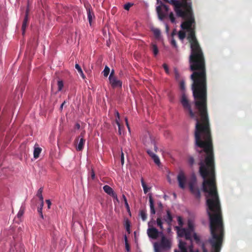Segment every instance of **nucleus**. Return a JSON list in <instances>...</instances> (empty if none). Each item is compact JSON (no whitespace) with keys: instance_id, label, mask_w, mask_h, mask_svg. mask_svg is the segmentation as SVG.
Segmentation results:
<instances>
[{"instance_id":"f257e3e1","label":"nucleus","mask_w":252,"mask_h":252,"mask_svg":"<svg viewBox=\"0 0 252 252\" xmlns=\"http://www.w3.org/2000/svg\"><path fill=\"white\" fill-rule=\"evenodd\" d=\"M207 206L211 237L208 242L203 243V252H220L223 242L224 229L221 208L217 187H202Z\"/></svg>"},{"instance_id":"f03ea898","label":"nucleus","mask_w":252,"mask_h":252,"mask_svg":"<svg viewBox=\"0 0 252 252\" xmlns=\"http://www.w3.org/2000/svg\"><path fill=\"white\" fill-rule=\"evenodd\" d=\"M149 228L147 229V234L149 237L157 239L158 234H162L161 240L159 242L154 243V248L155 252H167L171 249L172 242L170 239L163 235L162 232H159L157 228L152 227L151 222L148 223Z\"/></svg>"},{"instance_id":"7ed1b4c3","label":"nucleus","mask_w":252,"mask_h":252,"mask_svg":"<svg viewBox=\"0 0 252 252\" xmlns=\"http://www.w3.org/2000/svg\"><path fill=\"white\" fill-rule=\"evenodd\" d=\"M177 220L180 226H176L175 229L177 230L178 236H180V237H185L186 239L185 242H187V243H191L192 237L194 238V240L197 242L199 241V237L197 235L196 233L194 232V223L192 220H188V228H182L184 224V221L181 217H178ZM180 241H182V240H179V243H180ZM182 241L183 242V240ZM183 242H185L183 241ZM179 245L180 244H179Z\"/></svg>"},{"instance_id":"20e7f679","label":"nucleus","mask_w":252,"mask_h":252,"mask_svg":"<svg viewBox=\"0 0 252 252\" xmlns=\"http://www.w3.org/2000/svg\"><path fill=\"white\" fill-rule=\"evenodd\" d=\"M174 252H198V251H193L192 246V240H191V243H183L181 241L179 243V249L177 250L176 249Z\"/></svg>"},{"instance_id":"39448f33","label":"nucleus","mask_w":252,"mask_h":252,"mask_svg":"<svg viewBox=\"0 0 252 252\" xmlns=\"http://www.w3.org/2000/svg\"><path fill=\"white\" fill-rule=\"evenodd\" d=\"M196 180L194 175L191 177L190 180L189 182V186L190 191L193 193L197 198H199L201 195L200 190L196 186Z\"/></svg>"},{"instance_id":"423d86ee","label":"nucleus","mask_w":252,"mask_h":252,"mask_svg":"<svg viewBox=\"0 0 252 252\" xmlns=\"http://www.w3.org/2000/svg\"><path fill=\"white\" fill-rule=\"evenodd\" d=\"M169 11V7L167 5L163 4L161 3L160 6L157 7V11L158 13V16L160 19H163V17H165L167 12Z\"/></svg>"},{"instance_id":"0eeeda50","label":"nucleus","mask_w":252,"mask_h":252,"mask_svg":"<svg viewBox=\"0 0 252 252\" xmlns=\"http://www.w3.org/2000/svg\"><path fill=\"white\" fill-rule=\"evenodd\" d=\"M177 181L179 183L180 188H184L186 187V184L187 183V177L183 171H180L177 175Z\"/></svg>"},{"instance_id":"6e6552de","label":"nucleus","mask_w":252,"mask_h":252,"mask_svg":"<svg viewBox=\"0 0 252 252\" xmlns=\"http://www.w3.org/2000/svg\"><path fill=\"white\" fill-rule=\"evenodd\" d=\"M142 141L146 145L154 144V139L152 133L150 132H146L142 137Z\"/></svg>"},{"instance_id":"1a4fd4ad","label":"nucleus","mask_w":252,"mask_h":252,"mask_svg":"<svg viewBox=\"0 0 252 252\" xmlns=\"http://www.w3.org/2000/svg\"><path fill=\"white\" fill-rule=\"evenodd\" d=\"M109 80L111 85L113 87H121L123 84L122 81L118 79L115 76H111L109 77Z\"/></svg>"},{"instance_id":"9d476101","label":"nucleus","mask_w":252,"mask_h":252,"mask_svg":"<svg viewBox=\"0 0 252 252\" xmlns=\"http://www.w3.org/2000/svg\"><path fill=\"white\" fill-rule=\"evenodd\" d=\"M28 13H29V11L27 9L26 11V14L25 16L24 19V21L22 23V34H25V32L26 30V28L28 26V20H29Z\"/></svg>"},{"instance_id":"9b49d317","label":"nucleus","mask_w":252,"mask_h":252,"mask_svg":"<svg viewBox=\"0 0 252 252\" xmlns=\"http://www.w3.org/2000/svg\"><path fill=\"white\" fill-rule=\"evenodd\" d=\"M149 203H150V213L151 215H154L156 213V210L154 208V201L151 196H149Z\"/></svg>"},{"instance_id":"f8f14e48","label":"nucleus","mask_w":252,"mask_h":252,"mask_svg":"<svg viewBox=\"0 0 252 252\" xmlns=\"http://www.w3.org/2000/svg\"><path fill=\"white\" fill-rule=\"evenodd\" d=\"M42 149L37 146V145H35L34 146L33 150V158H38L39 156V154L41 151Z\"/></svg>"},{"instance_id":"ddd939ff","label":"nucleus","mask_w":252,"mask_h":252,"mask_svg":"<svg viewBox=\"0 0 252 252\" xmlns=\"http://www.w3.org/2000/svg\"><path fill=\"white\" fill-rule=\"evenodd\" d=\"M103 189L104 191L109 195H115L114 194V190L113 189L110 187V186H107V185H106L105 186H103Z\"/></svg>"},{"instance_id":"4468645a","label":"nucleus","mask_w":252,"mask_h":252,"mask_svg":"<svg viewBox=\"0 0 252 252\" xmlns=\"http://www.w3.org/2000/svg\"><path fill=\"white\" fill-rule=\"evenodd\" d=\"M84 144L85 139H84L83 137L80 138L79 142L76 146V150H78L79 151H80V150H83Z\"/></svg>"},{"instance_id":"2eb2a0df","label":"nucleus","mask_w":252,"mask_h":252,"mask_svg":"<svg viewBox=\"0 0 252 252\" xmlns=\"http://www.w3.org/2000/svg\"><path fill=\"white\" fill-rule=\"evenodd\" d=\"M87 16H88V19L89 20V23H90V25H91L92 21L93 20V17H94V14L93 12H92V11L91 10V9H90V8H88L87 9Z\"/></svg>"},{"instance_id":"dca6fc26","label":"nucleus","mask_w":252,"mask_h":252,"mask_svg":"<svg viewBox=\"0 0 252 252\" xmlns=\"http://www.w3.org/2000/svg\"><path fill=\"white\" fill-rule=\"evenodd\" d=\"M139 216L142 218L143 221H145L147 220V211L146 209H141L139 211Z\"/></svg>"},{"instance_id":"f3484780","label":"nucleus","mask_w":252,"mask_h":252,"mask_svg":"<svg viewBox=\"0 0 252 252\" xmlns=\"http://www.w3.org/2000/svg\"><path fill=\"white\" fill-rule=\"evenodd\" d=\"M42 192H43V189L42 188H40L37 192H36V195L40 199V201H41V204L43 203V201H44V198L42 195Z\"/></svg>"},{"instance_id":"a211bd4d","label":"nucleus","mask_w":252,"mask_h":252,"mask_svg":"<svg viewBox=\"0 0 252 252\" xmlns=\"http://www.w3.org/2000/svg\"><path fill=\"white\" fill-rule=\"evenodd\" d=\"M151 49L154 55L156 56V55H157L159 52V49L155 44H153V43L151 45Z\"/></svg>"},{"instance_id":"6ab92c4d","label":"nucleus","mask_w":252,"mask_h":252,"mask_svg":"<svg viewBox=\"0 0 252 252\" xmlns=\"http://www.w3.org/2000/svg\"><path fill=\"white\" fill-rule=\"evenodd\" d=\"M141 181L142 186L143 188L144 192L145 193H147V192H148V191L150 190V188H149V187H148V186H147L146 184H145L144 179L141 178Z\"/></svg>"},{"instance_id":"aec40b11","label":"nucleus","mask_w":252,"mask_h":252,"mask_svg":"<svg viewBox=\"0 0 252 252\" xmlns=\"http://www.w3.org/2000/svg\"><path fill=\"white\" fill-rule=\"evenodd\" d=\"M164 219L167 223H171L172 220V217L169 211H167V215L164 217Z\"/></svg>"},{"instance_id":"412c9836","label":"nucleus","mask_w":252,"mask_h":252,"mask_svg":"<svg viewBox=\"0 0 252 252\" xmlns=\"http://www.w3.org/2000/svg\"><path fill=\"white\" fill-rule=\"evenodd\" d=\"M75 68H76V69L77 70V71H78V72L79 73L80 75L81 76V77L83 78H85V76L80 66V65L78 64H75Z\"/></svg>"},{"instance_id":"4be33fe9","label":"nucleus","mask_w":252,"mask_h":252,"mask_svg":"<svg viewBox=\"0 0 252 252\" xmlns=\"http://www.w3.org/2000/svg\"><path fill=\"white\" fill-rule=\"evenodd\" d=\"M157 225L159 227V228L161 230H163V222L162 221V219L160 218H158L157 219Z\"/></svg>"},{"instance_id":"5701e85b","label":"nucleus","mask_w":252,"mask_h":252,"mask_svg":"<svg viewBox=\"0 0 252 252\" xmlns=\"http://www.w3.org/2000/svg\"><path fill=\"white\" fill-rule=\"evenodd\" d=\"M178 36L180 40H183L186 37V32L183 31H179L178 32Z\"/></svg>"},{"instance_id":"b1692460","label":"nucleus","mask_w":252,"mask_h":252,"mask_svg":"<svg viewBox=\"0 0 252 252\" xmlns=\"http://www.w3.org/2000/svg\"><path fill=\"white\" fill-rule=\"evenodd\" d=\"M44 205V201H43V203L42 204V202H40V206L38 208L37 211L39 213L41 218H43V215L42 213V209Z\"/></svg>"},{"instance_id":"393cba45","label":"nucleus","mask_w":252,"mask_h":252,"mask_svg":"<svg viewBox=\"0 0 252 252\" xmlns=\"http://www.w3.org/2000/svg\"><path fill=\"white\" fill-rule=\"evenodd\" d=\"M152 32L156 37H159L160 35V31H159V29H157V28H153Z\"/></svg>"},{"instance_id":"a878e982","label":"nucleus","mask_w":252,"mask_h":252,"mask_svg":"<svg viewBox=\"0 0 252 252\" xmlns=\"http://www.w3.org/2000/svg\"><path fill=\"white\" fill-rule=\"evenodd\" d=\"M153 160L154 161V162L157 164L158 165H159L160 164V160H159V158H158V156L155 155V154H154V155H153Z\"/></svg>"},{"instance_id":"bb28decb","label":"nucleus","mask_w":252,"mask_h":252,"mask_svg":"<svg viewBox=\"0 0 252 252\" xmlns=\"http://www.w3.org/2000/svg\"><path fill=\"white\" fill-rule=\"evenodd\" d=\"M109 72H110L109 67H108V66H105V67H104V68L103 70V75L105 77H107V76H108Z\"/></svg>"},{"instance_id":"cd10ccee","label":"nucleus","mask_w":252,"mask_h":252,"mask_svg":"<svg viewBox=\"0 0 252 252\" xmlns=\"http://www.w3.org/2000/svg\"><path fill=\"white\" fill-rule=\"evenodd\" d=\"M58 91H61L63 87V83L62 80H58Z\"/></svg>"},{"instance_id":"c85d7f7f","label":"nucleus","mask_w":252,"mask_h":252,"mask_svg":"<svg viewBox=\"0 0 252 252\" xmlns=\"http://www.w3.org/2000/svg\"><path fill=\"white\" fill-rule=\"evenodd\" d=\"M24 211H25V208L23 207V206H21V207L20 208L19 211L17 214V217L18 218H21L22 216L23 215V214L24 213Z\"/></svg>"},{"instance_id":"c756f323","label":"nucleus","mask_w":252,"mask_h":252,"mask_svg":"<svg viewBox=\"0 0 252 252\" xmlns=\"http://www.w3.org/2000/svg\"><path fill=\"white\" fill-rule=\"evenodd\" d=\"M116 123L117 124L119 127V133L120 135H122L123 131L122 130L121 125L120 124V122H119L118 120H116Z\"/></svg>"},{"instance_id":"7c9ffc66","label":"nucleus","mask_w":252,"mask_h":252,"mask_svg":"<svg viewBox=\"0 0 252 252\" xmlns=\"http://www.w3.org/2000/svg\"><path fill=\"white\" fill-rule=\"evenodd\" d=\"M169 19L171 22H172V23L176 22V20L174 16V14H173V12H171L169 13Z\"/></svg>"},{"instance_id":"2f4dec72","label":"nucleus","mask_w":252,"mask_h":252,"mask_svg":"<svg viewBox=\"0 0 252 252\" xmlns=\"http://www.w3.org/2000/svg\"><path fill=\"white\" fill-rule=\"evenodd\" d=\"M123 198L124 199V201L125 202V205H126L127 209L129 210V206L127 203V198H126V196H125V195H124V194L123 195Z\"/></svg>"},{"instance_id":"473e14b6","label":"nucleus","mask_w":252,"mask_h":252,"mask_svg":"<svg viewBox=\"0 0 252 252\" xmlns=\"http://www.w3.org/2000/svg\"><path fill=\"white\" fill-rule=\"evenodd\" d=\"M188 161L190 164V165H192L194 163V158H192V157H190L188 158Z\"/></svg>"},{"instance_id":"72a5a7b5","label":"nucleus","mask_w":252,"mask_h":252,"mask_svg":"<svg viewBox=\"0 0 252 252\" xmlns=\"http://www.w3.org/2000/svg\"><path fill=\"white\" fill-rule=\"evenodd\" d=\"M132 3H126L124 6V8H125V9L128 10L129 9L130 7L132 6Z\"/></svg>"},{"instance_id":"f704fd0d","label":"nucleus","mask_w":252,"mask_h":252,"mask_svg":"<svg viewBox=\"0 0 252 252\" xmlns=\"http://www.w3.org/2000/svg\"><path fill=\"white\" fill-rule=\"evenodd\" d=\"M185 82H184V81H181L180 83V89L182 90H185Z\"/></svg>"},{"instance_id":"c9c22d12","label":"nucleus","mask_w":252,"mask_h":252,"mask_svg":"<svg viewBox=\"0 0 252 252\" xmlns=\"http://www.w3.org/2000/svg\"><path fill=\"white\" fill-rule=\"evenodd\" d=\"M171 43L172 45V46H173L174 47H175V48L177 47V43H176L175 40L174 39V38H172Z\"/></svg>"},{"instance_id":"e433bc0d","label":"nucleus","mask_w":252,"mask_h":252,"mask_svg":"<svg viewBox=\"0 0 252 252\" xmlns=\"http://www.w3.org/2000/svg\"><path fill=\"white\" fill-rule=\"evenodd\" d=\"M174 73H175V78H176V79H178V78H179V77H180V74L178 73L177 69H175V70H174Z\"/></svg>"},{"instance_id":"4c0bfd02","label":"nucleus","mask_w":252,"mask_h":252,"mask_svg":"<svg viewBox=\"0 0 252 252\" xmlns=\"http://www.w3.org/2000/svg\"><path fill=\"white\" fill-rule=\"evenodd\" d=\"M163 67L165 72H166V73H169V69H168V67L167 64H163Z\"/></svg>"},{"instance_id":"58836bf2","label":"nucleus","mask_w":252,"mask_h":252,"mask_svg":"<svg viewBox=\"0 0 252 252\" xmlns=\"http://www.w3.org/2000/svg\"><path fill=\"white\" fill-rule=\"evenodd\" d=\"M23 90H24V88H22V87L21 88H18L16 89V91L20 92L21 96H22L23 94Z\"/></svg>"},{"instance_id":"ea45409f","label":"nucleus","mask_w":252,"mask_h":252,"mask_svg":"<svg viewBox=\"0 0 252 252\" xmlns=\"http://www.w3.org/2000/svg\"><path fill=\"white\" fill-rule=\"evenodd\" d=\"M125 162V158L124 153H121V163L124 164Z\"/></svg>"},{"instance_id":"a19ab883","label":"nucleus","mask_w":252,"mask_h":252,"mask_svg":"<svg viewBox=\"0 0 252 252\" xmlns=\"http://www.w3.org/2000/svg\"><path fill=\"white\" fill-rule=\"evenodd\" d=\"M90 175H91V177L92 179H95V173H94V171H93V169L92 170V171L90 173Z\"/></svg>"},{"instance_id":"79ce46f5","label":"nucleus","mask_w":252,"mask_h":252,"mask_svg":"<svg viewBox=\"0 0 252 252\" xmlns=\"http://www.w3.org/2000/svg\"><path fill=\"white\" fill-rule=\"evenodd\" d=\"M147 153L151 156V158L153 159V155H154V153L152 152L150 150H148L147 151Z\"/></svg>"},{"instance_id":"37998d69","label":"nucleus","mask_w":252,"mask_h":252,"mask_svg":"<svg viewBox=\"0 0 252 252\" xmlns=\"http://www.w3.org/2000/svg\"><path fill=\"white\" fill-rule=\"evenodd\" d=\"M126 229L128 233H130V225L128 222L126 223Z\"/></svg>"},{"instance_id":"c03bdc74","label":"nucleus","mask_w":252,"mask_h":252,"mask_svg":"<svg viewBox=\"0 0 252 252\" xmlns=\"http://www.w3.org/2000/svg\"><path fill=\"white\" fill-rule=\"evenodd\" d=\"M113 194L115 195L114 196H112V197L113 198H114V199L117 201H119V200L118 199V197H117V193H115L114 191L113 190Z\"/></svg>"},{"instance_id":"a18cd8bd","label":"nucleus","mask_w":252,"mask_h":252,"mask_svg":"<svg viewBox=\"0 0 252 252\" xmlns=\"http://www.w3.org/2000/svg\"><path fill=\"white\" fill-rule=\"evenodd\" d=\"M126 249L127 252H129L130 250V247L128 244V242H126Z\"/></svg>"},{"instance_id":"49530a36","label":"nucleus","mask_w":252,"mask_h":252,"mask_svg":"<svg viewBox=\"0 0 252 252\" xmlns=\"http://www.w3.org/2000/svg\"><path fill=\"white\" fill-rule=\"evenodd\" d=\"M46 203H47V204L48 205V208H50V206L51 205V202L50 200H46Z\"/></svg>"},{"instance_id":"de8ad7c7","label":"nucleus","mask_w":252,"mask_h":252,"mask_svg":"<svg viewBox=\"0 0 252 252\" xmlns=\"http://www.w3.org/2000/svg\"><path fill=\"white\" fill-rule=\"evenodd\" d=\"M167 180H168V181L169 183H170V184L173 183V181H172V180L170 175H168V176H167Z\"/></svg>"},{"instance_id":"09e8293b","label":"nucleus","mask_w":252,"mask_h":252,"mask_svg":"<svg viewBox=\"0 0 252 252\" xmlns=\"http://www.w3.org/2000/svg\"><path fill=\"white\" fill-rule=\"evenodd\" d=\"M125 120H126V124L127 125V126L129 130L130 129V127H129V125L128 124V120H127V118H125Z\"/></svg>"},{"instance_id":"8fccbe9b","label":"nucleus","mask_w":252,"mask_h":252,"mask_svg":"<svg viewBox=\"0 0 252 252\" xmlns=\"http://www.w3.org/2000/svg\"><path fill=\"white\" fill-rule=\"evenodd\" d=\"M153 145H154L155 150L156 151H157L158 147H157V146H156V145L155 144V142L154 139V144H153Z\"/></svg>"},{"instance_id":"3c124183","label":"nucleus","mask_w":252,"mask_h":252,"mask_svg":"<svg viewBox=\"0 0 252 252\" xmlns=\"http://www.w3.org/2000/svg\"><path fill=\"white\" fill-rule=\"evenodd\" d=\"M116 119H118L119 122L120 114H119V112H116Z\"/></svg>"},{"instance_id":"603ef678","label":"nucleus","mask_w":252,"mask_h":252,"mask_svg":"<svg viewBox=\"0 0 252 252\" xmlns=\"http://www.w3.org/2000/svg\"><path fill=\"white\" fill-rule=\"evenodd\" d=\"M75 127H76L77 129H79V128L80 127V124H78V123H77V124L75 125Z\"/></svg>"},{"instance_id":"864d4df0","label":"nucleus","mask_w":252,"mask_h":252,"mask_svg":"<svg viewBox=\"0 0 252 252\" xmlns=\"http://www.w3.org/2000/svg\"><path fill=\"white\" fill-rule=\"evenodd\" d=\"M64 103H65V101H63V103H62V105H61L60 108L61 109V110H62V109H63Z\"/></svg>"},{"instance_id":"5fc2aeb1","label":"nucleus","mask_w":252,"mask_h":252,"mask_svg":"<svg viewBox=\"0 0 252 252\" xmlns=\"http://www.w3.org/2000/svg\"><path fill=\"white\" fill-rule=\"evenodd\" d=\"M158 207H159V208H162V205L161 202H159L158 203Z\"/></svg>"},{"instance_id":"6e6d98bb","label":"nucleus","mask_w":252,"mask_h":252,"mask_svg":"<svg viewBox=\"0 0 252 252\" xmlns=\"http://www.w3.org/2000/svg\"><path fill=\"white\" fill-rule=\"evenodd\" d=\"M126 242H127V238L126 236H125V245L126 246Z\"/></svg>"},{"instance_id":"4d7b16f0","label":"nucleus","mask_w":252,"mask_h":252,"mask_svg":"<svg viewBox=\"0 0 252 252\" xmlns=\"http://www.w3.org/2000/svg\"><path fill=\"white\" fill-rule=\"evenodd\" d=\"M114 71L113 70H112L111 72L110 73L109 75H111V74L112 75H114Z\"/></svg>"},{"instance_id":"13d9d810","label":"nucleus","mask_w":252,"mask_h":252,"mask_svg":"<svg viewBox=\"0 0 252 252\" xmlns=\"http://www.w3.org/2000/svg\"><path fill=\"white\" fill-rule=\"evenodd\" d=\"M173 195H174V196L176 198V193H173Z\"/></svg>"}]
</instances>
